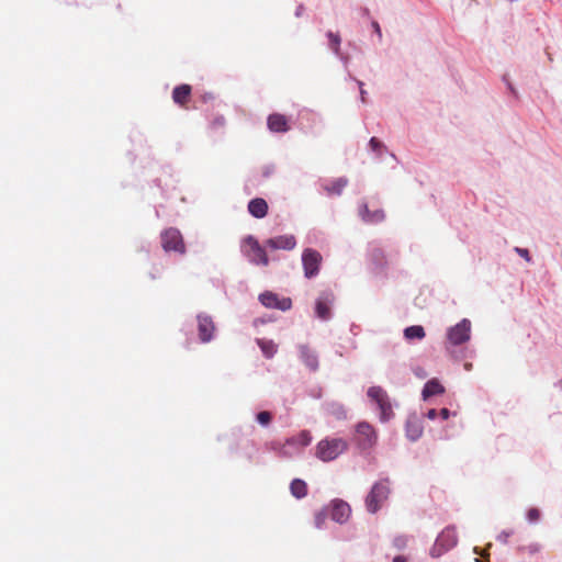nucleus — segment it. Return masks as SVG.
Segmentation results:
<instances>
[{
    "instance_id": "1",
    "label": "nucleus",
    "mask_w": 562,
    "mask_h": 562,
    "mask_svg": "<svg viewBox=\"0 0 562 562\" xmlns=\"http://www.w3.org/2000/svg\"><path fill=\"white\" fill-rule=\"evenodd\" d=\"M312 441L310 431L302 430L297 436L288 438L283 445L272 442L271 449L281 458H291L300 453Z\"/></svg>"
},
{
    "instance_id": "2",
    "label": "nucleus",
    "mask_w": 562,
    "mask_h": 562,
    "mask_svg": "<svg viewBox=\"0 0 562 562\" xmlns=\"http://www.w3.org/2000/svg\"><path fill=\"white\" fill-rule=\"evenodd\" d=\"M391 494V482L389 479H382L373 484L366 497L367 510L375 514L386 502Z\"/></svg>"
},
{
    "instance_id": "3",
    "label": "nucleus",
    "mask_w": 562,
    "mask_h": 562,
    "mask_svg": "<svg viewBox=\"0 0 562 562\" xmlns=\"http://www.w3.org/2000/svg\"><path fill=\"white\" fill-rule=\"evenodd\" d=\"M347 442L340 438L321 440L316 448V456L322 461L328 462L335 460L339 454L347 450Z\"/></svg>"
},
{
    "instance_id": "4",
    "label": "nucleus",
    "mask_w": 562,
    "mask_h": 562,
    "mask_svg": "<svg viewBox=\"0 0 562 562\" xmlns=\"http://www.w3.org/2000/svg\"><path fill=\"white\" fill-rule=\"evenodd\" d=\"M241 252L254 265L268 266L269 263V258L265 248L260 246L258 240L251 235L244 238L241 243Z\"/></svg>"
},
{
    "instance_id": "5",
    "label": "nucleus",
    "mask_w": 562,
    "mask_h": 562,
    "mask_svg": "<svg viewBox=\"0 0 562 562\" xmlns=\"http://www.w3.org/2000/svg\"><path fill=\"white\" fill-rule=\"evenodd\" d=\"M368 396L378 404L382 422H386L393 416L392 405L387 393L382 387L371 386L368 390Z\"/></svg>"
},
{
    "instance_id": "6",
    "label": "nucleus",
    "mask_w": 562,
    "mask_h": 562,
    "mask_svg": "<svg viewBox=\"0 0 562 562\" xmlns=\"http://www.w3.org/2000/svg\"><path fill=\"white\" fill-rule=\"evenodd\" d=\"M161 246L165 251L186 252V246L181 233L176 228H168L161 233Z\"/></svg>"
},
{
    "instance_id": "7",
    "label": "nucleus",
    "mask_w": 562,
    "mask_h": 562,
    "mask_svg": "<svg viewBox=\"0 0 562 562\" xmlns=\"http://www.w3.org/2000/svg\"><path fill=\"white\" fill-rule=\"evenodd\" d=\"M322 255L312 248H306L302 254V263L304 268V276L311 279L318 274L322 263Z\"/></svg>"
},
{
    "instance_id": "8",
    "label": "nucleus",
    "mask_w": 562,
    "mask_h": 562,
    "mask_svg": "<svg viewBox=\"0 0 562 562\" xmlns=\"http://www.w3.org/2000/svg\"><path fill=\"white\" fill-rule=\"evenodd\" d=\"M471 323L469 319H462L456 326L448 329L447 338L451 345H461L470 339Z\"/></svg>"
},
{
    "instance_id": "9",
    "label": "nucleus",
    "mask_w": 562,
    "mask_h": 562,
    "mask_svg": "<svg viewBox=\"0 0 562 562\" xmlns=\"http://www.w3.org/2000/svg\"><path fill=\"white\" fill-rule=\"evenodd\" d=\"M199 338L202 342H209L213 339L215 325L211 316L205 314L198 315Z\"/></svg>"
},
{
    "instance_id": "10",
    "label": "nucleus",
    "mask_w": 562,
    "mask_h": 562,
    "mask_svg": "<svg viewBox=\"0 0 562 562\" xmlns=\"http://www.w3.org/2000/svg\"><path fill=\"white\" fill-rule=\"evenodd\" d=\"M358 443L363 448H371L376 441V434L368 423H359L357 426Z\"/></svg>"
},
{
    "instance_id": "11",
    "label": "nucleus",
    "mask_w": 562,
    "mask_h": 562,
    "mask_svg": "<svg viewBox=\"0 0 562 562\" xmlns=\"http://www.w3.org/2000/svg\"><path fill=\"white\" fill-rule=\"evenodd\" d=\"M259 300L266 307L279 308L281 311L289 310L292 304L290 299L285 297V299L280 300L272 292H266V293L260 294Z\"/></svg>"
},
{
    "instance_id": "12",
    "label": "nucleus",
    "mask_w": 562,
    "mask_h": 562,
    "mask_svg": "<svg viewBox=\"0 0 562 562\" xmlns=\"http://www.w3.org/2000/svg\"><path fill=\"white\" fill-rule=\"evenodd\" d=\"M334 301L333 293L325 292L316 301V314L322 319H328L330 317V305Z\"/></svg>"
},
{
    "instance_id": "13",
    "label": "nucleus",
    "mask_w": 562,
    "mask_h": 562,
    "mask_svg": "<svg viewBox=\"0 0 562 562\" xmlns=\"http://www.w3.org/2000/svg\"><path fill=\"white\" fill-rule=\"evenodd\" d=\"M350 512V506L346 502L337 499L333 502L330 517L336 522L344 524L349 518Z\"/></svg>"
},
{
    "instance_id": "14",
    "label": "nucleus",
    "mask_w": 562,
    "mask_h": 562,
    "mask_svg": "<svg viewBox=\"0 0 562 562\" xmlns=\"http://www.w3.org/2000/svg\"><path fill=\"white\" fill-rule=\"evenodd\" d=\"M267 247L271 249H285L291 250L295 247L296 240L292 235L277 236L273 238H269L266 241Z\"/></svg>"
},
{
    "instance_id": "15",
    "label": "nucleus",
    "mask_w": 562,
    "mask_h": 562,
    "mask_svg": "<svg viewBox=\"0 0 562 562\" xmlns=\"http://www.w3.org/2000/svg\"><path fill=\"white\" fill-rule=\"evenodd\" d=\"M359 215L363 222L369 223V224L380 223L385 218V214H384L383 210L379 209V210L371 212L369 210L367 203H362L359 206Z\"/></svg>"
},
{
    "instance_id": "16",
    "label": "nucleus",
    "mask_w": 562,
    "mask_h": 562,
    "mask_svg": "<svg viewBox=\"0 0 562 562\" xmlns=\"http://www.w3.org/2000/svg\"><path fill=\"white\" fill-rule=\"evenodd\" d=\"M267 123L271 132L280 133L289 130L286 117L279 113L269 115Z\"/></svg>"
},
{
    "instance_id": "17",
    "label": "nucleus",
    "mask_w": 562,
    "mask_h": 562,
    "mask_svg": "<svg viewBox=\"0 0 562 562\" xmlns=\"http://www.w3.org/2000/svg\"><path fill=\"white\" fill-rule=\"evenodd\" d=\"M248 211L252 216L262 218L267 215L268 204L263 199L256 198L249 202Z\"/></svg>"
},
{
    "instance_id": "18",
    "label": "nucleus",
    "mask_w": 562,
    "mask_h": 562,
    "mask_svg": "<svg viewBox=\"0 0 562 562\" xmlns=\"http://www.w3.org/2000/svg\"><path fill=\"white\" fill-rule=\"evenodd\" d=\"M191 95V87L189 85L177 86L172 91V100L175 103L184 106Z\"/></svg>"
},
{
    "instance_id": "19",
    "label": "nucleus",
    "mask_w": 562,
    "mask_h": 562,
    "mask_svg": "<svg viewBox=\"0 0 562 562\" xmlns=\"http://www.w3.org/2000/svg\"><path fill=\"white\" fill-rule=\"evenodd\" d=\"M458 541L454 528L445 529L437 539V543L446 549L452 548Z\"/></svg>"
},
{
    "instance_id": "20",
    "label": "nucleus",
    "mask_w": 562,
    "mask_h": 562,
    "mask_svg": "<svg viewBox=\"0 0 562 562\" xmlns=\"http://www.w3.org/2000/svg\"><path fill=\"white\" fill-rule=\"evenodd\" d=\"M300 353H301L302 360L305 362V364L311 370L314 371L318 368L317 356L307 346H304V345L300 346Z\"/></svg>"
},
{
    "instance_id": "21",
    "label": "nucleus",
    "mask_w": 562,
    "mask_h": 562,
    "mask_svg": "<svg viewBox=\"0 0 562 562\" xmlns=\"http://www.w3.org/2000/svg\"><path fill=\"white\" fill-rule=\"evenodd\" d=\"M347 184L348 179L345 177H340L334 180L331 183L323 186V189L326 191L328 195H340Z\"/></svg>"
},
{
    "instance_id": "22",
    "label": "nucleus",
    "mask_w": 562,
    "mask_h": 562,
    "mask_svg": "<svg viewBox=\"0 0 562 562\" xmlns=\"http://www.w3.org/2000/svg\"><path fill=\"white\" fill-rule=\"evenodd\" d=\"M445 392L443 386L436 379L429 380L423 389V398L427 400L430 396L438 395Z\"/></svg>"
},
{
    "instance_id": "23",
    "label": "nucleus",
    "mask_w": 562,
    "mask_h": 562,
    "mask_svg": "<svg viewBox=\"0 0 562 562\" xmlns=\"http://www.w3.org/2000/svg\"><path fill=\"white\" fill-rule=\"evenodd\" d=\"M423 434V427L420 422L417 418H408L406 423V435L407 437L415 441L417 440Z\"/></svg>"
},
{
    "instance_id": "24",
    "label": "nucleus",
    "mask_w": 562,
    "mask_h": 562,
    "mask_svg": "<svg viewBox=\"0 0 562 562\" xmlns=\"http://www.w3.org/2000/svg\"><path fill=\"white\" fill-rule=\"evenodd\" d=\"M327 37L329 40V47L335 53L336 56H338L340 59H342L345 63L348 61V57H345L340 50V43L341 38L338 33L328 32Z\"/></svg>"
},
{
    "instance_id": "25",
    "label": "nucleus",
    "mask_w": 562,
    "mask_h": 562,
    "mask_svg": "<svg viewBox=\"0 0 562 562\" xmlns=\"http://www.w3.org/2000/svg\"><path fill=\"white\" fill-rule=\"evenodd\" d=\"M290 490L295 498H303L307 494V485L303 480L294 479L291 482Z\"/></svg>"
},
{
    "instance_id": "26",
    "label": "nucleus",
    "mask_w": 562,
    "mask_h": 562,
    "mask_svg": "<svg viewBox=\"0 0 562 562\" xmlns=\"http://www.w3.org/2000/svg\"><path fill=\"white\" fill-rule=\"evenodd\" d=\"M426 336L425 329L420 325H413L404 329V337L407 340L418 339L422 340Z\"/></svg>"
},
{
    "instance_id": "27",
    "label": "nucleus",
    "mask_w": 562,
    "mask_h": 562,
    "mask_svg": "<svg viewBox=\"0 0 562 562\" xmlns=\"http://www.w3.org/2000/svg\"><path fill=\"white\" fill-rule=\"evenodd\" d=\"M542 550V546L539 542H530L527 544H522L517 547V552L521 555H536L540 553Z\"/></svg>"
},
{
    "instance_id": "28",
    "label": "nucleus",
    "mask_w": 562,
    "mask_h": 562,
    "mask_svg": "<svg viewBox=\"0 0 562 562\" xmlns=\"http://www.w3.org/2000/svg\"><path fill=\"white\" fill-rule=\"evenodd\" d=\"M257 342L267 358H272L277 352V346L272 340L258 339Z\"/></svg>"
},
{
    "instance_id": "29",
    "label": "nucleus",
    "mask_w": 562,
    "mask_h": 562,
    "mask_svg": "<svg viewBox=\"0 0 562 562\" xmlns=\"http://www.w3.org/2000/svg\"><path fill=\"white\" fill-rule=\"evenodd\" d=\"M256 419L261 426L267 427L272 420V414L268 411H262L256 415Z\"/></svg>"
},
{
    "instance_id": "30",
    "label": "nucleus",
    "mask_w": 562,
    "mask_h": 562,
    "mask_svg": "<svg viewBox=\"0 0 562 562\" xmlns=\"http://www.w3.org/2000/svg\"><path fill=\"white\" fill-rule=\"evenodd\" d=\"M371 257L376 265L382 266L384 263V254L381 249H379V248L372 249Z\"/></svg>"
},
{
    "instance_id": "31",
    "label": "nucleus",
    "mask_w": 562,
    "mask_h": 562,
    "mask_svg": "<svg viewBox=\"0 0 562 562\" xmlns=\"http://www.w3.org/2000/svg\"><path fill=\"white\" fill-rule=\"evenodd\" d=\"M327 519L326 510H321L315 514V526L316 528H322Z\"/></svg>"
},
{
    "instance_id": "32",
    "label": "nucleus",
    "mask_w": 562,
    "mask_h": 562,
    "mask_svg": "<svg viewBox=\"0 0 562 562\" xmlns=\"http://www.w3.org/2000/svg\"><path fill=\"white\" fill-rule=\"evenodd\" d=\"M540 518V510L538 508H530L528 512H527V519L530 521V522H536L538 521Z\"/></svg>"
},
{
    "instance_id": "33",
    "label": "nucleus",
    "mask_w": 562,
    "mask_h": 562,
    "mask_svg": "<svg viewBox=\"0 0 562 562\" xmlns=\"http://www.w3.org/2000/svg\"><path fill=\"white\" fill-rule=\"evenodd\" d=\"M369 146L373 151L378 153H380V150L384 147L383 144L376 137H372L370 139Z\"/></svg>"
},
{
    "instance_id": "34",
    "label": "nucleus",
    "mask_w": 562,
    "mask_h": 562,
    "mask_svg": "<svg viewBox=\"0 0 562 562\" xmlns=\"http://www.w3.org/2000/svg\"><path fill=\"white\" fill-rule=\"evenodd\" d=\"M225 125V119L223 116H217L211 122V127L213 130L222 128Z\"/></svg>"
},
{
    "instance_id": "35",
    "label": "nucleus",
    "mask_w": 562,
    "mask_h": 562,
    "mask_svg": "<svg viewBox=\"0 0 562 562\" xmlns=\"http://www.w3.org/2000/svg\"><path fill=\"white\" fill-rule=\"evenodd\" d=\"M515 251H516L520 257L525 258V259H526V261H528V262H529V261L531 260V258H530V256H529V251H528V249L516 247V248H515Z\"/></svg>"
},
{
    "instance_id": "36",
    "label": "nucleus",
    "mask_w": 562,
    "mask_h": 562,
    "mask_svg": "<svg viewBox=\"0 0 562 562\" xmlns=\"http://www.w3.org/2000/svg\"><path fill=\"white\" fill-rule=\"evenodd\" d=\"M371 26H372L374 33L376 34L379 41H382V31H381V27H380V24L378 23V21L373 20L371 22Z\"/></svg>"
},
{
    "instance_id": "37",
    "label": "nucleus",
    "mask_w": 562,
    "mask_h": 562,
    "mask_svg": "<svg viewBox=\"0 0 562 562\" xmlns=\"http://www.w3.org/2000/svg\"><path fill=\"white\" fill-rule=\"evenodd\" d=\"M513 535V531H502L498 536H497V540L503 542V543H507V540L508 538Z\"/></svg>"
},
{
    "instance_id": "38",
    "label": "nucleus",
    "mask_w": 562,
    "mask_h": 562,
    "mask_svg": "<svg viewBox=\"0 0 562 562\" xmlns=\"http://www.w3.org/2000/svg\"><path fill=\"white\" fill-rule=\"evenodd\" d=\"M333 414H336L337 417H345L346 412L344 411L342 406L340 405H333Z\"/></svg>"
},
{
    "instance_id": "39",
    "label": "nucleus",
    "mask_w": 562,
    "mask_h": 562,
    "mask_svg": "<svg viewBox=\"0 0 562 562\" xmlns=\"http://www.w3.org/2000/svg\"><path fill=\"white\" fill-rule=\"evenodd\" d=\"M358 85H359V88H360V98H361V101L363 103H366V95H367V91L363 89V82L362 81H357Z\"/></svg>"
},
{
    "instance_id": "40",
    "label": "nucleus",
    "mask_w": 562,
    "mask_h": 562,
    "mask_svg": "<svg viewBox=\"0 0 562 562\" xmlns=\"http://www.w3.org/2000/svg\"><path fill=\"white\" fill-rule=\"evenodd\" d=\"M415 374L419 378H426L427 376V373L424 369L422 368H417L415 369Z\"/></svg>"
},
{
    "instance_id": "41",
    "label": "nucleus",
    "mask_w": 562,
    "mask_h": 562,
    "mask_svg": "<svg viewBox=\"0 0 562 562\" xmlns=\"http://www.w3.org/2000/svg\"><path fill=\"white\" fill-rule=\"evenodd\" d=\"M440 416L442 419H448L450 416V411L448 408L440 409Z\"/></svg>"
},
{
    "instance_id": "42",
    "label": "nucleus",
    "mask_w": 562,
    "mask_h": 562,
    "mask_svg": "<svg viewBox=\"0 0 562 562\" xmlns=\"http://www.w3.org/2000/svg\"><path fill=\"white\" fill-rule=\"evenodd\" d=\"M427 417H428L429 419H435V418L437 417V411H436V409H434V408L429 409V411L427 412Z\"/></svg>"
},
{
    "instance_id": "43",
    "label": "nucleus",
    "mask_w": 562,
    "mask_h": 562,
    "mask_svg": "<svg viewBox=\"0 0 562 562\" xmlns=\"http://www.w3.org/2000/svg\"><path fill=\"white\" fill-rule=\"evenodd\" d=\"M393 562H407V561L404 557L397 555L393 559Z\"/></svg>"
},
{
    "instance_id": "44",
    "label": "nucleus",
    "mask_w": 562,
    "mask_h": 562,
    "mask_svg": "<svg viewBox=\"0 0 562 562\" xmlns=\"http://www.w3.org/2000/svg\"><path fill=\"white\" fill-rule=\"evenodd\" d=\"M302 9H303V7L300 5L299 9H297L296 15H300L302 13Z\"/></svg>"
},
{
    "instance_id": "45",
    "label": "nucleus",
    "mask_w": 562,
    "mask_h": 562,
    "mask_svg": "<svg viewBox=\"0 0 562 562\" xmlns=\"http://www.w3.org/2000/svg\"><path fill=\"white\" fill-rule=\"evenodd\" d=\"M363 15H369V10L368 9H363Z\"/></svg>"
},
{
    "instance_id": "46",
    "label": "nucleus",
    "mask_w": 562,
    "mask_h": 562,
    "mask_svg": "<svg viewBox=\"0 0 562 562\" xmlns=\"http://www.w3.org/2000/svg\"><path fill=\"white\" fill-rule=\"evenodd\" d=\"M471 367H472V366H471V363H467V364H465V369H467V370H470V369H471Z\"/></svg>"
}]
</instances>
